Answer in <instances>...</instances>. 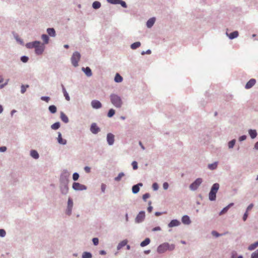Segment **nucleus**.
<instances>
[{"label": "nucleus", "instance_id": "f257e3e1", "mask_svg": "<svg viewBox=\"0 0 258 258\" xmlns=\"http://www.w3.org/2000/svg\"><path fill=\"white\" fill-rule=\"evenodd\" d=\"M26 47L29 49L35 48V53L37 55H40L44 51L45 46L40 41L35 40L33 42H28L26 44Z\"/></svg>", "mask_w": 258, "mask_h": 258}, {"label": "nucleus", "instance_id": "f03ea898", "mask_svg": "<svg viewBox=\"0 0 258 258\" xmlns=\"http://www.w3.org/2000/svg\"><path fill=\"white\" fill-rule=\"evenodd\" d=\"M110 101L112 104L117 108H120L122 104V101L121 98L116 94H111L110 96Z\"/></svg>", "mask_w": 258, "mask_h": 258}, {"label": "nucleus", "instance_id": "7ed1b4c3", "mask_svg": "<svg viewBox=\"0 0 258 258\" xmlns=\"http://www.w3.org/2000/svg\"><path fill=\"white\" fill-rule=\"evenodd\" d=\"M175 246L174 244L170 245L168 243H164L160 245L157 248V251L159 253H164L166 251L169 250H172L174 249Z\"/></svg>", "mask_w": 258, "mask_h": 258}, {"label": "nucleus", "instance_id": "20e7f679", "mask_svg": "<svg viewBox=\"0 0 258 258\" xmlns=\"http://www.w3.org/2000/svg\"><path fill=\"white\" fill-rule=\"evenodd\" d=\"M219 188V185L218 183H215L213 185L209 195V199L211 201H214L216 199V193Z\"/></svg>", "mask_w": 258, "mask_h": 258}, {"label": "nucleus", "instance_id": "39448f33", "mask_svg": "<svg viewBox=\"0 0 258 258\" xmlns=\"http://www.w3.org/2000/svg\"><path fill=\"white\" fill-rule=\"evenodd\" d=\"M81 58V54L78 51L73 53L71 57L72 64H78V62Z\"/></svg>", "mask_w": 258, "mask_h": 258}, {"label": "nucleus", "instance_id": "423d86ee", "mask_svg": "<svg viewBox=\"0 0 258 258\" xmlns=\"http://www.w3.org/2000/svg\"><path fill=\"white\" fill-rule=\"evenodd\" d=\"M203 180L201 178H197L193 183H192L190 186L189 188L191 190H196L199 186L202 183Z\"/></svg>", "mask_w": 258, "mask_h": 258}, {"label": "nucleus", "instance_id": "0eeeda50", "mask_svg": "<svg viewBox=\"0 0 258 258\" xmlns=\"http://www.w3.org/2000/svg\"><path fill=\"white\" fill-rule=\"evenodd\" d=\"M106 1L108 3L112 5H120L123 8H126L127 7L126 3L122 0H106Z\"/></svg>", "mask_w": 258, "mask_h": 258}, {"label": "nucleus", "instance_id": "6e6552de", "mask_svg": "<svg viewBox=\"0 0 258 258\" xmlns=\"http://www.w3.org/2000/svg\"><path fill=\"white\" fill-rule=\"evenodd\" d=\"M73 188L75 190H83L86 189L85 185L81 184L78 182H74L73 184Z\"/></svg>", "mask_w": 258, "mask_h": 258}, {"label": "nucleus", "instance_id": "1a4fd4ad", "mask_svg": "<svg viewBox=\"0 0 258 258\" xmlns=\"http://www.w3.org/2000/svg\"><path fill=\"white\" fill-rule=\"evenodd\" d=\"M145 217V213L144 212H140L136 218V222L137 223H140L142 222Z\"/></svg>", "mask_w": 258, "mask_h": 258}, {"label": "nucleus", "instance_id": "9d476101", "mask_svg": "<svg viewBox=\"0 0 258 258\" xmlns=\"http://www.w3.org/2000/svg\"><path fill=\"white\" fill-rule=\"evenodd\" d=\"M91 105L93 108L95 109H99L102 107L101 102L96 100H93L91 102Z\"/></svg>", "mask_w": 258, "mask_h": 258}, {"label": "nucleus", "instance_id": "9b49d317", "mask_svg": "<svg viewBox=\"0 0 258 258\" xmlns=\"http://www.w3.org/2000/svg\"><path fill=\"white\" fill-rule=\"evenodd\" d=\"M107 140L108 144L109 145H112L114 141V136L111 133L108 134L107 136Z\"/></svg>", "mask_w": 258, "mask_h": 258}, {"label": "nucleus", "instance_id": "f8f14e48", "mask_svg": "<svg viewBox=\"0 0 258 258\" xmlns=\"http://www.w3.org/2000/svg\"><path fill=\"white\" fill-rule=\"evenodd\" d=\"M90 130L93 134H96L100 131V128L95 123H93L91 126Z\"/></svg>", "mask_w": 258, "mask_h": 258}, {"label": "nucleus", "instance_id": "ddd939ff", "mask_svg": "<svg viewBox=\"0 0 258 258\" xmlns=\"http://www.w3.org/2000/svg\"><path fill=\"white\" fill-rule=\"evenodd\" d=\"M156 19L155 18L152 17L150 18L146 22V26L148 28H151L154 24Z\"/></svg>", "mask_w": 258, "mask_h": 258}, {"label": "nucleus", "instance_id": "4468645a", "mask_svg": "<svg viewBox=\"0 0 258 258\" xmlns=\"http://www.w3.org/2000/svg\"><path fill=\"white\" fill-rule=\"evenodd\" d=\"M73 200L71 198H69L68 200V209H67V214L68 215L71 214L72 209L73 208Z\"/></svg>", "mask_w": 258, "mask_h": 258}, {"label": "nucleus", "instance_id": "2eb2a0df", "mask_svg": "<svg viewBox=\"0 0 258 258\" xmlns=\"http://www.w3.org/2000/svg\"><path fill=\"white\" fill-rule=\"evenodd\" d=\"M256 83V80L254 79H251L246 84L245 88L246 89L251 88Z\"/></svg>", "mask_w": 258, "mask_h": 258}, {"label": "nucleus", "instance_id": "dca6fc26", "mask_svg": "<svg viewBox=\"0 0 258 258\" xmlns=\"http://www.w3.org/2000/svg\"><path fill=\"white\" fill-rule=\"evenodd\" d=\"M226 35L228 36L230 39H233L237 38L238 36V32L237 31H234L230 34L226 33Z\"/></svg>", "mask_w": 258, "mask_h": 258}, {"label": "nucleus", "instance_id": "f3484780", "mask_svg": "<svg viewBox=\"0 0 258 258\" xmlns=\"http://www.w3.org/2000/svg\"><path fill=\"white\" fill-rule=\"evenodd\" d=\"M46 32L48 35L52 37H54L56 36V32L53 28H48L46 29Z\"/></svg>", "mask_w": 258, "mask_h": 258}, {"label": "nucleus", "instance_id": "a211bd4d", "mask_svg": "<svg viewBox=\"0 0 258 258\" xmlns=\"http://www.w3.org/2000/svg\"><path fill=\"white\" fill-rule=\"evenodd\" d=\"M143 184L142 183H138V184L135 185L132 187V191L134 194H137L139 191L140 186H142Z\"/></svg>", "mask_w": 258, "mask_h": 258}, {"label": "nucleus", "instance_id": "6ab92c4d", "mask_svg": "<svg viewBox=\"0 0 258 258\" xmlns=\"http://www.w3.org/2000/svg\"><path fill=\"white\" fill-rule=\"evenodd\" d=\"M57 141L59 144H62V145H65L67 143V141L64 139H63L61 137V134L60 133H58V138H57Z\"/></svg>", "mask_w": 258, "mask_h": 258}, {"label": "nucleus", "instance_id": "aec40b11", "mask_svg": "<svg viewBox=\"0 0 258 258\" xmlns=\"http://www.w3.org/2000/svg\"><path fill=\"white\" fill-rule=\"evenodd\" d=\"M180 224V222L177 220H172L169 224L168 227H173L174 226H177Z\"/></svg>", "mask_w": 258, "mask_h": 258}, {"label": "nucleus", "instance_id": "412c9836", "mask_svg": "<svg viewBox=\"0 0 258 258\" xmlns=\"http://www.w3.org/2000/svg\"><path fill=\"white\" fill-rule=\"evenodd\" d=\"M181 220L182 222L184 224H189L190 223L189 217L187 215L183 216Z\"/></svg>", "mask_w": 258, "mask_h": 258}, {"label": "nucleus", "instance_id": "4be33fe9", "mask_svg": "<svg viewBox=\"0 0 258 258\" xmlns=\"http://www.w3.org/2000/svg\"><path fill=\"white\" fill-rule=\"evenodd\" d=\"M141 43L140 42L137 41L136 42L132 43L131 45V49H132L133 50L136 49L137 48H139L141 46Z\"/></svg>", "mask_w": 258, "mask_h": 258}, {"label": "nucleus", "instance_id": "5701e85b", "mask_svg": "<svg viewBox=\"0 0 258 258\" xmlns=\"http://www.w3.org/2000/svg\"><path fill=\"white\" fill-rule=\"evenodd\" d=\"M101 6V3L99 1H95L92 4V8L95 10L99 9Z\"/></svg>", "mask_w": 258, "mask_h": 258}, {"label": "nucleus", "instance_id": "b1692460", "mask_svg": "<svg viewBox=\"0 0 258 258\" xmlns=\"http://www.w3.org/2000/svg\"><path fill=\"white\" fill-rule=\"evenodd\" d=\"M127 240L126 239L123 240L121 241L117 245V250L120 249L122 247L127 244Z\"/></svg>", "mask_w": 258, "mask_h": 258}, {"label": "nucleus", "instance_id": "393cba45", "mask_svg": "<svg viewBox=\"0 0 258 258\" xmlns=\"http://www.w3.org/2000/svg\"><path fill=\"white\" fill-rule=\"evenodd\" d=\"M82 70L85 72V74L90 77L92 75V72L91 69L89 67L86 68H82Z\"/></svg>", "mask_w": 258, "mask_h": 258}, {"label": "nucleus", "instance_id": "a878e982", "mask_svg": "<svg viewBox=\"0 0 258 258\" xmlns=\"http://www.w3.org/2000/svg\"><path fill=\"white\" fill-rule=\"evenodd\" d=\"M60 118L62 121L65 123L69 122V119L67 116L62 112L60 113Z\"/></svg>", "mask_w": 258, "mask_h": 258}, {"label": "nucleus", "instance_id": "bb28decb", "mask_svg": "<svg viewBox=\"0 0 258 258\" xmlns=\"http://www.w3.org/2000/svg\"><path fill=\"white\" fill-rule=\"evenodd\" d=\"M41 38L44 42V44H47L48 43L49 40L48 35L43 34L41 35Z\"/></svg>", "mask_w": 258, "mask_h": 258}, {"label": "nucleus", "instance_id": "cd10ccee", "mask_svg": "<svg viewBox=\"0 0 258 258\" xmlns=\"http://www.w3.org/2000/svg\"><path fill=\"white\" fill-rule=\"evenodd\" d=\"M249 134L252 139H254L256 137L257 133L254 130H249L248 131Z\"/></svg>", "mask_w": 258, "mask_h": 258}, {"label": "nucleus", "instance_id": "c85d7f7f", "mask_svg": "<svg viewBox=\"0 0 258 258\" xmlns=\"http://www.w3.org/2000/svg\"><path fill=\"white\" fill-rule=\"evenodd\" d=\"M62 86V92H63V95L65 97V98L68 101H69L70 100V98L69 97V95L68 94V93H67L65 88L64 87L63 85H61Z\"/></svg>", "mask_w": 258, "mask_h": 258}, {"label": "nucleus", "instance_id": "c756f323", "mask_svg": "<svg viewBox=\"0 0 258 258\" xmlns=\"http://www.w3.org/2000/svg\"><path fill=\"white\" fill-rule=\"evenodd\" d=\"M258 246V241H256L254 242V243H252L250 244L248 247V249L249 250H252L254 249H255Z\"/></svg>", "mask_w": 258, "mask_h": 258}, {"label": "nucleus", "instance_id": "7c9ffc66", "mask_svg": "<svg viewBox=\"0 0 258 258\" xmlns=\"http://www.w3.org/2000/svg\"><path fill=\"white\" fill-rule=\"evenodd\" d=\"M150 242V239L149 238H146L141 243L140 245L142 247H144L148 245Z\"/></svg>", "mask_w": 258, "mask_h": 258}, {"label": "nucleus", "instance_id": "2f4dec72", "mask_svg": "<svg viewBox=\"0 0 258 258\" xmlns=\"http://www.w3.org/2000/svg\"><path fill=\"white\" fill-rule=\"evenodd\" d=\"M31 156L34 159H38L39 158V154L35 150H32L30 153Z\"/></svg>", "mask_w": 258, "mask_h": 258}, {"label": "nucleus", "instance_id": "473e14b6", "mask_svg": "<svg viewBox=\"0 0 258 258\" xmlns=\"http://www.w3.org/2000/svg\"><path fill=\"white\" fill-rule=\"evenodd\" d=\"M114 81L117 83H120L122 81V78L119 75V74L117 73L114 78Z\"/></svg>", "mask_w": 258, "mask_h": 258}, {"label": "nucleus", "instance_id": "72a5a7b5", "mask_svg": "<svg viewBox=\"0 0 258 258\" xmlns=\"http://www.w3.org/2000/svg\"><path fill=\"white\" fill-rule=\"evenodd\" d=\"M233 205V203H231L230 204H229L227 207H225L221 211V212L220 213V215H222L223 214H224L229 209V208L231 207Z\"/></svg>", "mask_w": 258, "mask_h": 258}, {"label": "nucleus", "instance_id": "f704fd0d", "mask_svg": "<svg viewBox=\"0 0 258 258\" xmlns=\"http://www.w3.org/2000/svg\"><path fill=\"white\" fill-rule=\"evenodd\" d=\"M59 127H60V123L58 122L53 123L51 126V128L52 130H57L58 128H59Z\"/></svg>", "mask_w": 258, "mask_h": 258}, {"label": "nucleus", "instance_id": "c9c22d12", "mask_svg": "<svg viewBox=\"0 0 258 258\" xmlns=\"http://www.w3.org/2000/svg\"><path fill=\"white\" fill-rule=\"evenodd\" d=\"M217 164H218V163L217 162H216L214 163L209 164L208 165V167L211 170H214L217 168Z\"/></svg>", "mask_w": 258, "mask_h": 258}, {"label": "nucleus", "instance_id": "e433bc0d", "mask_svg": "<svg viewBox=\"0 0 258 258\" xmlns=\"http://www.w3.org/2000/svg\"><path fill=\"white\" fill-rule=\"evenodd\" d=\"M49 110L52 113H54L56 112V107L54 105H50L49 107Z\"/></svg>", "mask_w": 258, "mask_h": 258}, {"label": "nucleus", "instance_id": "4c0bfd02", "mask_svg": "<svg viewBox=\"0 0 258 258\" xmlns=\"http://www.w3.org/2000/svg\"><path fill=\"white\" fill-rule=\"evenodd\" d=\"M29 85H22L21 87V93L22 94H24L26 91V89L29 88Z\"/></svg>", "mask_w": 258, "mask_h": 258}, {"label": "nucleus", "instance_id": "58836bf2", "mask_svg": "<svg viewBox=\"0 0 258 258\" xmlns=\"http://www.w3.org/2000/svg\"><path fill=\"white\" fill-rule=\"evenodd\" d=\"M91 254L88 252H84L82 255V258H91Z\"/></svg>", "mask_w": 258, "mask_h": 258}, {"label": "nucleus", "instance_id": "ea45409f", "mask_svg": "<svg viewBox=\"0 0 258 258\" xmlns=\"http://www.w3.org/2000/svg\"><path fill=\"white\" fill-rule=\"evenodd\" d=\"M124 175V173L122 172L119 173L117 177H116L114 179L115 181H119L120 180L121 178Z\"/></svg>", "mask_w": 258, "mask_h": 258}, {"label": "nucleus", "instance_id": "a19ab883", "mask_svg": "<svg viewBox=\"0 0 258 258\" xmlns=\"http://www.w3.org/2000/svg\"><path fill=\"white\" fill-rule=\"evenodd\" d=\"M20 59L23 62L26 63L29 60V57L27 56L23 55L21 57Z\"/></svg>", "mask_w": 258, "mask_h": 258}, {"label": "nucleus", "instance_id": "79ce46f5", "mask_svg": "<svg viewBox=\"0 0 258 258\" xmlns=\"http://www.w3.org/2000/svg\"><path fill=\"white\" fill-rule=\"evenodd\" d=\"M115 114V110L113 109H110L108 112V116L109 117H112Z\"/></svg>", "mask_w": 258, "mask_h": 258}, {"label": "nucleus", "instance_id": "37998d69", "mask_svg": "<svg viewBox=\"0 0 258 258\" xmlns=\"http://www.w3.org/2000/svg\"><path fill=\"white\" fill-rule=\"evenodd\" d=\"M235 143V140H233L229 142L228 143V147L229 148H232L233 146H234Z\"/></svg>", "mask_w": 258, "mask_h": 258}, {"label": "nucleus", "instance_id": "c03bdc74", "mask_svg": "<svg viewBox=\"0 0 258 258\" xmlns=\"http://www.w3.org/2000/svg\"><path fill=\"white\" fill-rule=\"evenodd\" d=\"M251 258H258V249L251 254Z\"/></svg>", "mask_w": 258, "mask_h": 258}, {"label": "nucleus", "instance_id": "a18cd8bd", "mask_svg": "<svg viewBox=\"0 0 258 258\" xmlns=\"http://www.w3.org/2000/svg\"><path fill=\"white\" fill-rule=\"evenodd\" d=\"M14 36L15 38L16 39V40H17V41L20 42V44H23V40L19 38V37L17 34H14Z\"/></svg>", "mask_w": 258, "mask_h": 258}, {"label": "nucleus", "instance_id": "49530a36", "mask_svg": "<svg viewBox=\"0 0 258 258\" xmlns=\"http://www.w3.org/2000/svg\"><path fill=\"white\" fill-rule=\"evenodd\" d=\"M79 177V175L77 173H74L73 175V178L74 180H77Z\"/></svg>", "mask_w": 258, "mask_h": 258}, {"label": "nucleus", "instance_id": "de8ad7c7", "mask_svg": "<svg viewBox=\"0 0 258 258\" xmlns=\"http://www.w3.org/2000/svg\"><path fill=\"white\" fill-rule=\"evenodd\" d=\"M133 169L136 170L138 168V163L136 161H133L132 164Z\"/></svg>", "mask_w": 258, "mask_h": 258}, {"label": "nucleus", "instance_id": "09e8293b", "mask_svg": "<svg viewBox=\"0 0 258 258\" xmlns=\"http://www.w3.org/2000/svg\"><path fill=\"white\" fill-rule=\"evenodd\" d=\"M151 50L150 49H148L146 51H143L141 52V54L142 55H144L145 54H151Z\"/></svg>", "mask_w": 258, "mask_h": 258}, {"label": "nucleus", "instance_id": "8fccbe9b", "mask_svg": "<svg viewBox=\"0 0 258 258\" xmlns=\"http://www.w3.org/2000/svg\"><path fill=\"white\" fill-rule=\"evenodd\" d=\"M92 241L95 245H97L98 244L99 240L97 238H93Z\"/></svg>", "mask_w": 258, "mask_h": 258}, {"label": "nucleus", "instance_id": "3c124183", "mask_svg": "<svg viewBox=\"0 0 258 258\" xmlns=\"http://www.w3.org/2000/svg\"><path fill=\"white\" fill-rule=\"evenodd\" d=\"M6 234V231L4 229H0V236L4 237Z\"/></svg>", "mask_w": 258, "mask_h": 258}, {"label": "nucleus", "instance_id": "603ef678", "mask_svg": "<svg viewBox=\"0 0 258 258\" xmlns=\"http://www.w3.org/2000/svg\"><path fill=\"white\" fill-rule=\"evenodd\" d=\"M150 197V194L146 193L143 196V199L144 201H146L148 198Z\"/></svg>", "mask_w": 258, "mask_h": 258}, {"label": "nucleus", "instance_id": "864d4df0", "mask_svg": "<svg viewBox=\"0 0 258 258\" xmlns=\"http://www.w3.org/2000/svg\"><path fill=\"white\" fill-rule=\"evenodd\" d=\"M101 191L102 192H104L106 189V185L104 183H102L101 185Z\"/></svg>", "mask_w": 258, "mask_h": 258}, {"label": "nucleus", "instance_id": "5fc2aeb1", "mask_svg": "<svg viewBox=\"0 0 258 258\" xmlns=\"http://www.w3.org/2000/svg\"><path fill=\"white\" fill-rule=\"evenodd\" d=\"M41 100L45 101L47 102H48L50 100V98L49 97H42L41 98Z\"/></svg>", "mask_w": 258, "mask_h": 258}, {"label": "nucleus", "instance_id": "6e6d98bb", "mask_svg": "<svg viewBox=\"0 0 258 258\" xmlns=\"http://www.w3.org/2000/svg\"><path fill=\"white\" fill-rule=\"evenodd\" d=\"M149 206L148 208V211L149 213H151L152 211L153 207L150 205L151 204V202L149 203Z\"/></svg>", "mask_w": 258, "mask_h": 258}, {"label": "nucleus", "instance_id": "4d7b16f0", "mask_svg": "<svg viewBox=\"0 0 258 258\" xmlns=\"http://www.w3.org/2000/svg\"><path fill=\"white\" fill-rule=\"evenodd\" d=\"M152 187L154 190H157L158 188V184L156 183H154L153 184Z\"/></svg>", "mask_w": 258, "mask_h": 258}, {"label": "nucleus", "instance_id": "13d9d810", "mask_svg": "<svg viewBox=\"0 0 258 258\" xmlns=\"http://www.w3.org/2000/svg\"><path fill=\"white\" fill-rule=\"evenodd\" d=\"M168 186L167 182H164L163 184V187L164 189H167L168 188Z\"/></svg>", "mask_w": 258, "mask_h": 258}, {"label": "nucleus", "instance_id": "bf43d9fd", "mask_svg": "<svg viewBox=\"0 0 258 258\" xmlns=\"http://www.w3.org/2000/svg\"><path fill=\"white\" fill-rule=\"evenodd\" d=\"M212 234L213 236L216 237H218L220 235V234L215 231H212Z\"/></svg>", "mask_w": 258, "mask_h": 258}, {"label": "nucleus", "instance_id": "052dcab7", "mask_svg": "<svg viewBox=\"0 0 258 258\" xmlns=\"http://www.w3.org/2000/svg\"><path fill=\"white\" fill-rule=\"evenodd\" d=\"M253 206V205L252 204H250L247 208L246 212H248V211H250L252 208Z\"/></svg>", "mask_w": 258, "mask_h": 258}, {"label": "nucleus", "instance_id": "680f3d73", "mask_svg": "<svg viewBox=\"0 0 258 258\" xmlns=\"http://www.w3.org/2000/svg\"><path fill=\"white\" fill-rule=\"evenodd\" d=\"M247 217H248V213H247V212H246L243 216V221H245L246 220Z\"/></svg>", "mask_w": 258, "mask_h": 258}, {"label": "nucleus", "instance_id": "e2e57ef3", "mask_svg": "<svg viewBox=\"0 0 258 258\" xmlns=\"http://www.w3.org/2000/svg\"><path fill=\"white\" fill-rule=\"evenodd\" d=\"M84 170L85 171L87 172V173H89L90 172V168L88 166H86L85 168H84Z\"/></svg>", "mask_w": 258, "mask_h": 258}, {"label": "nucleus", "instance_id": "0e129e2a", "mask_svg": "<svg viewBox=\"0 0 258 258\" xmlns=\"http://www.w3.org/2000/svg\"><path fill=\"white\" fill-rule=\"evenodd\" d=\"M7 148L6 147H0V152H3L6 151Z\"/></svg>", "mask_w": 258, "mask_h": 258}, {"label": "nucleus", "instance_id": "69168bd1", "mask_svg": "<svg viewBox=\"0 0 258 258\" xmlns=\"http://www.w3.org/2000/svg\"><path fill=\"white\" fill-rule=\"evenodd\" d=\"M246 136H242L239 138V141H244L246 139Z\"/></svg>", "mask_w": 258, "mask_h": 258}, {"label": "nucleus", "instance_id": "338daca9", "mask_svg": "<svg viewBox=\"0 0 258 258\" xmlns=\"http://www.w3.org/2000/svg\"><path fill=\"white\" fill-rule=\"evenodd\" d=\"M8 82H7L6 83L4 84H1L0 85V88L1 89H2L5 86H6Z\"/></svg>", "mask_w": 258, "mask_h": 258}, {"label": "nucleus", "instance_id": "774afa93", "mask_svg": "<svg viewBox=\"0 0 258 258\" xmlns=\"http://www.w3.org/2000/svg\"><path fill=\"white\" fill-rule=\"evenodd\" d=\"M254 148L256 149H258V142H257L254 145Z\"/></svg>", "mask_w": 258, "mask_h": 258}]
</instances>
